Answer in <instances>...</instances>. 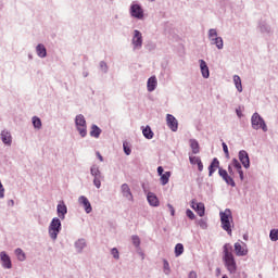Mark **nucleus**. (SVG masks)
Returning a JSON list of instances; mask_svg holds the SVG:
<instances>
[{
  "label": "nucleus",
  "mask_w": 278,
  "mask_h": 278,
  "mask_svg": "<svg viewBox=\"0 0 278 278\" xmlns=\"http://www.w3.org/2000/svg\"><path fill=\"white\" fill-rule=\"evenodd\" d=\"M223 262L230 275H236L238 270V264L236 263V257L233 256V247L230 243H226L223 247Z\"/></svg>",
  "instance_id": "f257e3e1"
},
{
  "label": "nucleus",
  "mask_w": 278,
  "mask_h": 278,
  "mask_svg": "<svg viewBox=\"0 0 278 278\" xmlns=\"http://www.w3.org/2000/svg\"><path fill=\"white\" fill-rule=\"evenodd\" d=\"M222 229L227 231L229 236H231V227L233 225V216L231 215V210H225L219 213Z\"/></svg>",
  "instance_id": "f03ea898"
},
{
  "label": "nucleus",
  "mask_w": 278,
  "mask_h": 278,
  "mask_svg": "<svg viewBox=\"0 0 278 278\" xmlns=\"http://www.w3.org/2000/svg\"><path fill=\"white\" fill-rule=\"evenodd\" d=\"M62 231V222L54 217L49 226V236L52 240H58V233Z\"/></svg>",
  "instance_id": "7ed1b4c3"
},
{
  "label": "nucleus",
  "mask_w": 278,
  "mask_h": 278,
  "mask_svg": "<svg viewBox=\"0 0 278 278\" xmlns=\"http://www.w3.org/2000/svg\"><path fill=\"white\" fill-rule=\"evenodd\" d=\"M253 129H262L264 131H268V127L266 126V122L260 116V114L254 113L251 118Z\"/></svg>",
  "instance_id": "20e7f679"
},
{
  "label": "nucleus",
  "mask_w": 278,
  "mask_h": 278,
  "mask_svg": "<svg viewBox=\"0 0 278 278\" xmlns=\"http://www.w3.org/2000/svg\"><path fill=\"white\" fill-rule=\"evenodd\" d=\"M75 125H76L81 138H86V135H87L86 117H84V115H81V114L77 115L75 118Z\"/></svg>",
  "instance_id": "39448f33"
},
{
  "label": "nucleus",
  "mask_w": 278,
  "mask_h": 278,
  "mask_svg": "<svg viewBox=\"0 0 278 278\" xmlns=\"http://www.w3.org/2000/svg\"><path fill=\"white\" fill-rule=\"evenodd\" d=\"M208 39L211 40V45H215L217 49H223V38L218 37V33L216 31V29L211 28L208 30Z\"/></svg>",
  "instance_id": "423d86ee"
},
{
  "label": "nucleus",
  "mask_w": 278,
  "mask_h": 278,
  "mask_svg": "<svg viewBox=\"0 0 278 278\" xmlns=\"http://www.w3.org/2000/svg\"><path fill=\"white\" fill-rule=\"evenodd\" d=\"M235 253L237 257H244L249 255V248L244 242H236L235 243Z\"/></svg>",
  "instance_id": "0eeeda50"
},
{
  "label": "nucleus",
  "mask_w": 278,
  "mask_h": 278,
  "mask_svg": "<svg viewBox=\"0 0 278 278\" xmlns=\"http://www.w3.org/2000/svg\"><path fill=\"white\" fill-rule=\"evenodd\" d=\"M167 127H169L173 131H177L179 129V122L172 114L166 115Z\"/></svg>",
  "instance_id": "6e6552de"
},
{
  "label": "nucleus",
  "mask_w": 278,
  "mask_h": 278,
  "mask_svg": "<svg viewBox=\"0 0 278 278\" xmlns=\"http://www.w3.org/2000/svg\"><path fill=\"white\" fill-rule=\"evenodd\" d=\"M0 138L5 147H12V132H10V130H2Z\"/></svg>",
  "instance_id": "1a4fd4ad"
},
{
  "label": "nucleus",
  "mask_w": 278,
  "mask_h": 278,
  "mask_svg": "<svg viewBox=\"0 0 278 278\" xmlns=\"http://www.w3.org/2000/svg\"><path fill=\"white\" fill-rule=\"evenodd\" d=\"M218 175L224 179V181H226V184H228V186H232V188L236 186V181H233V178H231L225 169L219 168Z\"/></svg>",
  "instance_id": "9d476101"
},
{
  "label": "nucleus",
  "mask_w": 278,
  "mask_h": 278,
  "mask_svg": "<svg viewBox=\"0 0 278 278\" xmlns=\"http://www.w3.org/2000/svg\"><path fill=\"white\" fill-rule=\"evenodd\" d=\"M239 160L244 168H249L251 166V161L249 159V153L244 150L239 152Z\"/></svg>",
  "instance_id": "9b49d317"
},
{
  "label": "nucleus",
  "mask_w": 278,
  "mask_h": 278,
  "mask_svg": "<svg viewBox=\"0 0 278 278\" xmlns=\"http://www.w3.org/2000/svg\"><path fill=\"white\" fill-rule=\"evenodd\" d=\"M132 45L135 49H140L142 47V33H140V30L134 31Z\"/></svg>",
  "instance_id": "f8f14e48"
},
{
  "label": "nucleus",
  "mask_w": 278,
  "mask_h": 278,
  "mask_svg": "<svg viewBox=\"0 0 278 278\" xmlns=\"http://www.w3.org/2000/svg\"><path fill=\"white\" fill-rule=\"evenodd\" d=\"M0 261L4 268H7V269L12 268V260L10 258V255H8V253L0 252Z\"/></svg>",
  "instance_id": "ddd939ff"
},
{
  "label": "nucleus",
  "mask_w": 278,
  "mask_h": 278,
  "mask_svg": "<svg viewBox=\"0 0 278 278\" xmlns=\"http://www.w3.org/2000/svg\"><path fill=\"white\" fill-rule=\"evenodd\" d=\"M130 12L131 16H134L135 18H142V16H144L142 8H140V5L138 4H132Z\"/></svg>",
  "instance_id": "4468645a"
},
{
  "label": "nucleus",
  "mask_w": 278,
  "mask_h": 278,
  "mask_svg": "<svg viewBox=\"0 0 278 278\" xmlns=\"http://www.w3.org/2000/svg\"><path fill=\"white\" fill-rule=\"evenodd\" d=\"M231 166L233 168H236L237 173L239 174V177L241 179V181H244V172H242V165L240 164L239 161H237V159L232 160Z\"/></svg>",
  "instance_id": "2eb2a0df"
},
{
  "label": "nucleus",
  "mask_w": 278,
  "mask_h": 278,
  "mask_svg": "<svg viewBox=\"0 0 278 278\" xmlns=\"http://www.w3.org/2000/svg\"><path fill=\"white\" fill-rule=\"evenodd\" d=\"M220 168V161H218V159H213L211 165L208 166V177H212V175H214V173H216V169Z\"/></svg>",
  "instance_id": "dca6fc26"
},
{
  "label": "nucleus",
  "mask_w": 278,
  "mask_h": 278,
  "mask_svg": "<svg viewBox=\"0 0 278 278\" xmlns=\"http://www.w3.org/2000/svg\"><path fill=\"white\" fill-rule=\"evenodd\" d=\"M147 88H148V92H153V90L157 88V78L155 76H151L148 79Z\"/></svg>",
  "instance_id": "f3484780"
},
{
  "label": "nucleus",
  "mask_w": 278,
  "mask_h": 278,
  "mask_svg": "<svg viewBox=\"0 0 278 278\" xmlns=\"http://www.w3.org/2000/svg\"><path fill=\"white\" fill-rule=\"evenodd\" d=\"M122 194L123 197L128 199V201H131L134 199V195L131 194V189L127 184L122 185Z\"/></svg>",
  "instance_id": "a211bd4d"
},
{
  "label": "nucleus",
  "mask_w": 278,
  "mask_h": 278,
  "mask_svg": "<svg viewBox=\"0 0 278 278\" xmlns=\"http://www.w3.org/2000/svg\"><path fill=\"white\" fill-rule=\"evenodd\" d=\"M200 68L204 79H207L210 77V67H207V63L204 60H200Z\"/></svg>",
  "instance_id": "6ab92c4d"
},
{
  "label": "nucleus",
  "mask_w": 278,
  "mask_h": 278,
  "mask_svg": "<svg viewBox=\"0 0 278 278\" xmlns=\"http://www.w3.org/2000/svg\"><path fill=\"white\" fill-rule=\"evenodd\" d=\"M148 202L150 203V205H152V207H157V205H160L157 197H155V194L153 193H148Z\"/></svg>",
  "instance_id": "aec40b11"
},
{
  "label": "nucleus",
  "mask_w": 278,
  "mask_h": 278,
  "mask_svg": "<svg viewBox=\"0 0 278 278\" xmlns=\"http://www.w3.org/2000/svg\"><path fill=\"white\" fill-rule=\"evenodd\" d=\"M36 51L39 58H47V48H45V45L39 43L36 48Z\"/></svg>",
  "instance_id": "412c9836"
},
{
  "label": "nucleus",
  "mask_w": 278,
  "mask_h": 278,
  "mask_svg": "<svg viewBox=\"0 0 278 278\" xmlns=\"http://www.w3.org/2000/svg\"><path fill=\"white\" fill-rule=\"evenodd\" d=\"M90 136L92 138H99L101 136V128H99L97 125H92Z\"/></svg>",
  "instance_id": "4be33fe9"
},
{
  "label": "nucleus",
  "mask_w": 278,
  "mask_h": 278,
  "mask_svg": "<svg viewBox=\"0 0 278 278\" xmlns=\"http://www.w3.org/2000/svg\"><path fill=\"white\" fill-rule=\"evenodd\" d=\"M142 134L147 140H152L154 134L153 130H151L150 126H147L146 128L142 129Z\"/></svg>",
  "instance_id": "5701e85b"
},
{
  "label": "nucleus",
  "mask_w": 278,
  "mask_h": 278,
  "mask_svg": "<svg viewBox=\"0 0 278 278\" xmlns=\"http://www.w3.org/2000/svg\"><path fill=\"white\" fill-rule=\"evenodd\" d=\"M233 81H235V86H236L238 92H242V79L240 78V76L235 75Z\"/></svg>",
  "instance_id": "b1692460"
},
{
  "label": "nucleus",
  "mask_w": 278,
  "mask_h": 278,
  "mask_svg": "<svg viewBox=\"0 0 278 278\" xmlns=\"http://www.w3.org/2000/svg\"><path fill=\"white\" fill-rule=\"evenodd\" d=\"M191 207L192 210H205V204H203L202 202H198L197 200H192Z\"/></svg>",
  "instance_id": "393cba45"
},
{
  "label": "nucleus",
  "mask_w": 278,
  "mask_h": 278,
  "mask_svg": "<svg viewBox=\"0 0 278 278\" xmlns=\"http://www.w3.org/2000/svg\"><path fill=\"white\" fill-rule=\"evenodd\" d=\"M79 203L84 205L85 210H92V206L90 205V201L86 197H80L79 198Z\"/></svg>",
  "instance_id": "a878e982"
},
{
  "label": "nucleus",
  "mask_w": 278,
  "mask_h": 278,
  "mask_svg": "<svg viewBox=\"0 0 278 278\" xmlns=\"http://www.w3.org/2000/svg\"><path fill=\"white\" fill-rule=\"evenodd\" d=\"M170 179V172H165L164 174L161 175V182L162 186H166Z\"/></svg>",
  "instance_id": "bb28decb"
},
{
  "label": "nucleus",
  "mask_w": 278,
  "mask_h": 278,
  "mask_svg": "<svg viewBox=\"0 0 278 278\" xmlns=\"http://www.w3.org/2000/svg\"><path fill=\"white\" fill-rule=\"evenodd\" d=\"M190 147L192 149V153H194V155H197V153H199L200 149H199V142L194 139L190 140Z\"/></svg>",
  "instance_id": "cd10ccee"
},
{
  "label": "nucleus",
  "mask_w": 278,
  "mask_h": 278,
  "mask_svg": "<svg viewBox=\"0 0 278 278\" xmlns=\"http://www.w3.org/2000/svg\"><path fill=\"white\" fill-rule=\"evenodd\" d=\"M15 255L20 262H25V252H23L20 248L15 250Z\"/></svg>",
  "instance_id": "c85d7f7f"
},
{
  "label": "nucleus",
  "mask_w": 278,
  "mask_h": 278,
  "mask_svg": "<svg viewBox=\"0 0 278 278\" xmlns=\"http://www.w3.org/2000/svg\"><path fill=\"white\" fill-rule=\"evenodd\" d=\"M184 254V244L177 243L175 247V256L179 257V255Z\"/></svg>",
  "instance_id": "c756f323"
},
{
  "label": "nucleus",
  "mask_w": 278,
  "mask_h": 278,
  "mask_svg": "<svg viewBox=\"0 0 278 278\" xmlns=\"http://www.w3.org/2000/svg\"><path fill=\"white\" fill-rule=\"evenodd\" d=\"M33 125H34L35 129H40V127H42V122L40 121L39 117L34 116Z\"/></svg>",
  "instance_id": "7c9ffc66"
},
{
  "label": "nucleus",
  "mask_w": 278,
  "mask_h": 278,
  "mask_svg": "<svg viewBox=\"0 0 278 278\" xmlns=\"http://www.w3.org/2000/svg\"><path fill=\"white\" fill-rule=\"evenodd\" d=\"M91 175L92 177H101V170H99V167L97 165H93L91 167Z\"/></svg>",
  "instance_id": "2f4dec72"
},
{
  "label": "nucleus",
  "mask_w": 278,
  "mask_h": 278,
  "mask_svg": "<svg viewBox=\"0 0 278 278\" xmlns=\"http://www.w3.org/2000/svg\"><path fill=\"white\" fill-rule=\"evenodd\" d=\"M269 238L273 242H277V240H278V229L270 230Z\"/></svg>",
  "instance_id": "473e14b6"
},
{
  "label": "nucleus",
  "mask_w": 278,
  "mask_h": 278,
  "mask_svg": "<svg viewBox=\"0 0 278 278\" xmlns=\"http://www.w3.org/2000/svg\"><path fill=\"white\" fill-rule=\"evenodd\" d=\"M163 268L165 275H170V265L168 264V261L164 260L163 261Z\"/></svg>",
  "instance_id": "72a5a7b5"
},
{
  "label": "nucleus",
  "mask_w": 278,
  "mask_h": 278,
  "mask_svg": "<svg viewBox=\"0 0 278 278\" xmlns=\"http://www.w3.org/2000/svg\"><path fill=\"white\" fill-rule=\"evenodd\" d=\"M189 162H190V164H192V165H194V164L198 165V164L201 162V157L190 155V156H189Z\"/></svg>",
  "instance_id": "f704fd0d"
},
{
  "label": "nucleus",
  "mask_w": 278,
  "mask_h": 278,
  "mask_svg": "<svg viewBox=\"0 0 278 278\" xmlns=\"http://www.w3.org/2000/svg\"><path fill=\"white\" fill-rule=\"evenodd\" d=\"M131 241H132L134 247H136V248L140 247V237L132 236Z\"/></svg>",
  "instance_id": "c9c22d12"
},
{
  "label": "nucleus",
  "mask_w": 278,
  "mask_h": 278,
  "mask_svg": "<svg viewBox=\"0 0 278 278\" xmlns=\"http://www.w3.org/2000/svg\"><path fill=\"white\" fill-rule=\"evenodd\" d=\"M111 254L113 255V257L115 258V260H119V254H118V249H116V248H113L112 250H111Z\"/></svg>",
  "instance_id": "e433bc0d"
},
{
  "label": "nucleus",
  "mask_w": 278,
  "mask_h": 278,
  "mask_svg": "<svg viewBox=\"0 0 278 278\" xmlns=\"http://www.w3.org/2000/svg\"><path fill=\"white\" fill-rule=\"evenodd\" d=\"M222 147H223L226 157L229 159V148L227 147V143L223 142Z\"/></svg>",
  "instance_id": "4c0bfd02"
},
{
  "label": "nucleus",
  "mask_w": 278,
  "mask_h": 278,
  "mask_svg": "<svg viewBox=\"0 0 278 278\" xmlns=\"http://www.w3.org/2000/svg\"><path fill=\"white\" fill-rule=\"evenodd\" d=\"M76 247H78V249H84V247H86V241L84 239L78 240Z\"/></svg>",
  "instance_id": "58836bf2"
},
{
  "label": "nucleus",
  "mask_w": 278,
  "mask_h": 278,
  "mask_svg": "<svg viewBox=\"0 0 278 278\" xmlns=\"http://www.w3.org/2000/svg\"><path fill=\"white\" fill-rule=\"evenodd\" d=\"M93 184L96 188H101V177H94Z\"/></svg>",
  "instance_id": "ea45409f"
},
{
  "label": "nucleus",
  "mask_w": 278,
  "mask_h": 278,
  "mask_svg": "<svg viewBox=\"0 0 278 278\" xmlns=\"http://www.w3.org/2000/svg\"><path fill=\"white\" fill-rule=\"evenodd\" d=\"M3 197H5V188H3V184L0 180V199H3Z\"/></svg>",
  "instance_id": "a19ab883"
},
{
  "label": "nucleus",
  "mask_w": 278,
  "mask_h": 278,
  "mask_svg": "<svg viewBox=\"0 0 278 278\" xmlns=\"http://www.w3.org/2000/svg\"><path fill=\"white\" fill-rule=\"evenodd\" d=\"M123 147H124V153H126V155H131V149L127 147V143H124Z\"/></svg>",
  "instance_id": "79ce46f5"
},
{
  "label": "nucleus",
  "mask_w": 278,
  "mask_h": 278,
  "mask_svg": "<svg viewBox=\"0 0 278 278\" xmlns=\"http://www.w3.org/2000/svg\"><path fill=\"white\" fill-rule=\"evenodd\" d=\"M68 212L67 210H59L58 211V216L59 218H64V215Z\"/></svg>",
  "instance_id": "37998d69"
},
{
  "label": "nucleus",
  "mask_w": 278,
  "mask_h": 278,
  "mask_svg": "<svg viewBox=\"0 0 278 278\" xmlns=\"http://www.w3.org/2000/svg\"><path fill=\"white\" fill-rule=\"evenodd\" d=\"M187 216L190 218V220H194V213L190 210L187 211Z\"/></svg>",
  "instance_id": "c03bdc74"
},
{
  "label": "nucleus",
  "mask_w": 278,
  "mask_h": 278,
  "mask_svg": "<svg viewBox=\"0 0 278 278\" xmlns=\"http://www.w3.org/2000/svg\"><path fill=\"white\" fill-rule=\"evenodd\" d=\"M56 210H66V204H64L63 202H60L56 206Z\"/></svg>",
  "instance_id": "a18cd8bd"
},
{
  "label": "nucleus",
  "mask_w": 278,
  "mask_h": 278,
  "mask_svg": "<svg viewBox=\"0 0 278 278\" xmlns=\"http://www.w3.org/2000/svg\"><path fill=\"white\" fill-rule=\"evenodd\" d=\"M198 169H199L200 173H203V162L202 161H200L198 163Z\"/></svg>",
  "instance_id": "49530a36"
},
{
  "label": "nucleus",
  "mask_w": 278,
  "mask_h": 278,
  "mask_svg": "<svg viewBox=\"0 0 278 278\" xmlns=\"http://www.w3.org/2000/svg\"><path fill=\"white\" fill-rule=\"evenodd\" d=\"M157 173L160 176L164 175V168L162 166L157 167Z\"/></svg>",
  "instance_id": "de8ad7c7"
},
{
  "label": "nucleus",
  "mask_w": 278,
  "mask_h": 278,
  "mask_svg": "<svg viewBox=\"0 0 278 278\" xmlns=\"http://www.w3.org/2000/svg\"><path fill=\"white\" fill-rule=\"evenodd\" d=\"M198 215L201 217L205 216V210H198Z\"/></svg>",
  "instance_id": "09e8293b"
},
{
  "label": "nucleus",
  "mask_w": 278,
  "mask_h": 278,
  "mask_svg": "<svg viewBox=\"0 0 278 278\" xmlns=\"http://www.w3.org/2000/svg\"><path fill=\"white\" fill-rule=\"evenodd\" d=\"M189 278H197V271H190Z\"/></svg>",
  "instance_id": "8fccbe9b"
},
{
  "label": "nucleus",
  "mask_w": 278,
  "mask_h": 278,
  "mask_svg": "<svg viewBox=\"0 0 278 278\" xmlns=\"http://www.w3.org/2000/svg\"><path fill=\"white\" fill-rule=\"evenodd\" d=\"M228 173H229V175H233V168H232V165H229V166H228Z\"/></svg>",
  "instance_id": "3c124183"
},
{
  "label": "nucleus",
  "mask_w": 278,
  "mask_h": 278,
  "mask_svg": "<svg viewBox=\"0 0 278 278\" xmlns=\"http://www.w3.org/2000/svg\"><path fill=\"white\" fill-rule=\"evenodd\" d=\"M97 157L100 160V162H103V156L101 155L100 152H97Z\"/></svg>",
  "instance_id": "603ef678"
},
{
  "label": "nucleus",
  "mask_w": 278,
  "mask_h": 278,
  "mask_svg": "<svg viewBox=\"0 0 278 278\" xmlns=\"http://www.w3.org/2000/svg\"><path fill=\"white\" fill-rule=\"evenodd\" d=\"M8 203H9V205H10L11 207L14 206V200H10Z\"/></svg>",
  "instance_id": "864d4df0"
},
{
  "label": "nucleus",
  "mask_w": 278,
  "mask_h": 278,
  "mask_svg": "<svg viewBox=\"0 0 278 278\" xmlns=\"http://www.w3.org/2000/svg\"><path fill=\"white\" fill-rule=\"evenodd\" d=\"M103 65L106 66V65H105V62H101V66H103Z\"/></svg>",
  "instance_id": "5fc2aeb1"
},
{
  "label": "nucleus",
  "mask_w": 278,
  "mask_h": 278,
  "mask_svg": "<svg viewBox=\"0 0 278 278\" xmlns=\"http://www.w3.org/2000/svg\"><path fill=\"white\" fill-rule=\"evenodd\" d=\"M172 216H175V211H172Z\"/></svg>",
  "instance_id": "6e6d98bb"
},
{
  "label": "nucleus",
  "mask_w": 278,
  "mask_h": 278,
  "mask_svg": "<svg viewBox=\"0 0 278 278\" xmlns=\"http://www.w3.org/2000/svg\"><path fill=\"white\" fill-rule=\"evenodd\" d=\"M222 278H229V277H227V275H224Z\"/></svg>",
  "instance_id": "4d7b16f0"
},
{
  "label": "nucleus",
  "mask_w": 278,
  "mask_h": 278,
  "mask_svg": "<svg viewBox=\"0 0 278 278\" xmlns=\"http://www.w3.org/2000/svg\"><path fill=\"white\" fill-rule=\"evenodd\" d=\"M237 114H238V116H240V112L239 111H237Z\"/></svg>",
  "instance_id": "13d9d810"
},
{
  "label": "nucleus",
  "mask_w": 278,
  "mask_h": 278,
  "mask_svg": "<svg viewBox=\"0 0 278 278\" xmlns=\"http://www.w3.org/2000/svg\"><path fill=\"white\" fill-rule=\"evenodd\" d=\"M87 214H90V211H87Z\"/></svg>",
  "instance_id": "bf43d9fd"
},
{
  "label": "nucleus",
  "mask_w": 278,
  "mask_h": 278,
  "mask_svg": "<svg viewBox=\"0 0 278 278\" xmlns=\"http://www.w3.org/2000/svg\"><path fill=\"white\" fill-rule=\"evenodd\" d=\"M150 1H155V0H150Z\"/></svg>",
  "instance_id": "052dcab7"
}]
</instances>
